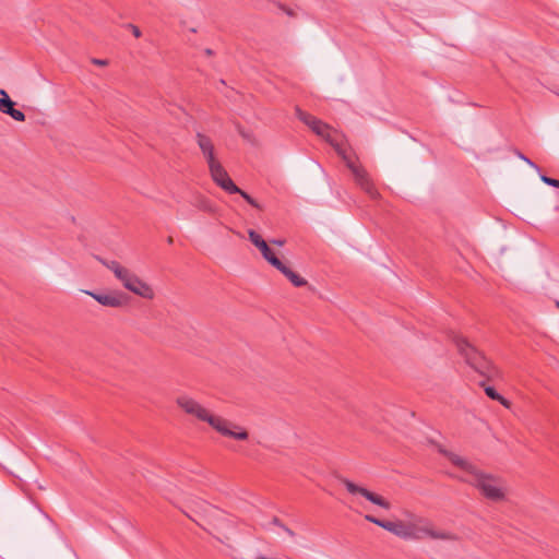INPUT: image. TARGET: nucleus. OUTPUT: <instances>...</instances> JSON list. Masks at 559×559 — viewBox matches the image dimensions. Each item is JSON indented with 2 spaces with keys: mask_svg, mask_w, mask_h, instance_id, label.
<instances>
[{
  "mask_svg": "<svg viewBox=\"0 0 559 559\" xmlns=\"http://www.w3.org/2000/svg\"><path fill=\"white\" fill-rule=\"evenodd\" d=\"M365 519L404 540H459L455 533L438 527L430 519L406 508L401 509L393 520H380L369 514Z\"/></svg>",
  "mask_w": 559,
  "mask_h": 559,
  "instance_id": "obj_1",
  "label": "nucleus"
},
{
  "mask_svg": "<svg viewBox=\"0 0 559 559\" xmlns=\"http://www.w3.org/2000/svg\"><path fill=\"white\" fill-rule=\"evenodd\" d=\"M296 114L297 117L317 135L324 139L335 148L337 154L346 163V166L350 169L355 178V182L360 187V189L364 190L372 200L379 199L380 193L367 170L362 166L357 165L349 156L346 155L344 136L338 131L332 129L329 124L299 108H297Z\"/></svg>",
  "mask_w": 559,
  "mask_h": 559,
  "instance_id": "obj_2",
  "label": "nucleus"
},
{
  "mask_svg": "<svg viewBox=\"0 0 559 559\" xmlns=\"http://www.w3.org/2000/svg\"><path fill=\"white\" fill-rule=\"evenodd\" d=\"M296 114L297 117L317 135L324 139L335 148L337 154L346 163V166L350 169L355 178V182L360 187V189L364 190L372 200L379 199L380 193L367 170L362 166L357 165L349 156L346 155L344 136L338 131L332 129L329 124L299 108H297Z\"/></svg>",
  "mask_w": 559,
  "mask_h": 559,
  "instance_id": "obj_3",
  "label": "nucleus"
},
{
  "mask_svg": "<svg viewBox=\"0 0 559 559\" xmlns=\"http://www.w3.org/2000/svg\"><path fill=\"white\" fill-rule=\"evenodd\" d=\"M439 452L459 469L461 474L457 477L477 488L486 499L495 502L504 500L507 486L502 478L481 472L467 459L442 445Z\"/></svg>",
  "mask_w": 559,
  "mask_h": 559,
  "instance_id": "obj_4",
  "label": "nucleus"
},
{
  "mask_svg": "<svg viewBox=\"0 0 559 559\" xmlns=\"http://www.w3.org/2000/svg\"><path fill=\"white\" fill-rule=\"evenodd\" d=\"M176 405L186 415L200 423L207 424L214 431L223 437L238 441H245L249 433L242 426L212 412L202 403L189 394H180L176 397Z\"/></svg>",
  "mask_w": 559,
  "mask_h": 559,
  "instance_id": "obj_5",
  "label": "nucleus"
},
{
  "mask_svg": "<svg viewBox=\"0 0 559 559\" xmlns=\"http://www.w3.org/2000/svg\"><path fill=\"white\" fill-rule=\"evenodd\" d=\"M98 261L114 273L115 277L127 290L143 299L152 300L155 298V290L152 285L143 281L128 267L121 265L118 261L105 260L103 258H98Z\"/></svg>",
  "mask_w": 559,
  "mask_h": 559,
  "instance_id": "obj_6",
  "label": "nucleus"
},
{
  "mask_svg": "<svg viewBox=\"0 0 559 559\" xmlns=\"http://www.w3.org/2000/svg\"><path fill=\"white\" fill-rule=\"evenodd\" d=\"M453 342L457 352L464 357L466 364L478 374L486 379H491L498 374V370L466 337L461 334L453 336Z\"/></svg>",
  "mask_w": 559,
  "mask_h": 559,
  "instance_id": "obj_7",
  "label": "nucleus"
},
{
  "mask_svg": "<svg viewBox=\"0 0 559 559\" xmlns=\"http://www.w3.org/2000/svg\"><path fill=\"white\" fill-rule=\"evenodd\" d=\"M209 171L212 180L224 191L229 194L238 193L240 194L250 205L255 209L261 210L260 204L251 198L247 192L238 188L235 182L231 180L226 169L223 167L219 160L209 165Z\"/></svg>",
  "mask_w": 559,
  "mask_h": 559,
  "instance_id": "obj_8",
  "label": "nucleus"
},
{
  "mask_svg": "<svg viewBox=\"0 0 559 559\" xmlns=\"http://www.w3.org/2000/svg\"><path fill=\"white\" fill-rule=\"evenodd\" d=\"M341 483L345 486L347 491L353 496H359L368 500L369 502L385 509H391V503L382 496L368 490L366 487L359 486L347 478H341Z\"/></svg>",
  "mask_w": 559,
  "mask_h": 559,
  "instance_id": "obj_9",
  "label": "nucleus"
},
{
  "mask_svg": "<svg viewBox=\"0 0 559 559\" xmlns=\"http://www.w3.org/2000/svg\"><path fill=\"white\" fill-rule=\"evenodd\" d=\"M239 522L229 515H222L215 525V537L223 544L229 546V542L237 530Z\"/></svg>",
  "mask_w": 559,
  "mask_h": 559,
  "instance_id": "obj_10",
  "label": "nucleus"
},
{
  "mask_svg": "<svg viewBox=\"0 0 559 559\" xmlns=\"http://www.w3.org/2000/svg\"><path fill=\"white\" fill-rule=\"evenodd\" d=\"M83 293L94 298L104 307L121 308L127 304V297L119 292L94 293L90 290H83Z\"/></svg>",
  "mask_w": 559,
  "mask_h": 559,
  "instance_id": "obj_11",
  "label": "nucleus"
},
{
  "mask_svg": "<svg viewBox=\"0 0 559 559\" xmlns=\"http://www.w3.org/2000/svg\"><path fill=\"white\" fill-rule=\"evenodd\" d=\"M197 143L202 152L204 159L206 160L207 166L218 160L215 155V147L211 138L203 133H198Z\"/></svg>",
  "mask_w": 559,
  "mask_h": 559,
  "instance_id": "obj_12",
  "label": "nucleus"
},
{
  "mask_svg": "<svg viewBox=\"0 0 559 559\" xmlns=\"http://www.w3.org/2000/svg\"><path fill=\"white\" fill-rule=\"evenodd\" d=\"M0 111L2 114L9 115L15 121H24V112L14 108V103L9 97L8 93L4 90H0Z\"/></svg>",
  "mask_w": 559,
  "mask_h": 559,
  "instance_id": "obj_13",
  "label": "nucleus"
},
{
  "mask_svg": "<svg viewBox=\"0 0 559 559\" xmlns=\"http://www.w3.org/2000/svg\"><path fill=\"white\" fill-rule=\"evenodd\" d=\"M191 205H193L195 209L205 212V213H215L216 206L215 204L205 195L202 194H195L192 197Z\"/></svg>",
  "mask_w": 559,
  "mask_h": 559,
  "instance_id": "obj_14",
  "label": "nucleus"
},
{
  "mask_svg": "<svg viewBox=\"0 0 559 559\" xmlns=\"http://www.w3.org/2000/svg\"><path fill=\"white\" fill-rule=\"evenodd\" d=\"M281 273H283L290 282L294 286L296 287H301V286H305L307 284V281L305 278H302L301 276H299L297 273H295L294 271H292L289 267H287L283 262H282V266L280 267H276Z\"/></svg>",
  "mask_w": 559,
  "mask_h": 559,
  "instance_id": "obj_15",
  "label": "nucleus"
},
{
  "mask_svg": "<svg viewBox=\"0 0 559 559\" xmlns=\"http://www.w3.org/2000/svg\"><path fill=\"white\" fill-rule=\"evenodd\" d=\"M261 254L275 269L282 266V261L274 254L270 247H267L266 250L262 251Z\"/></svg>",
  "mask_w": 559,
  "mask_h": 559,
  "instance_id": "obj_16",
  "label": "nucleus"
},
{
  "mask_svg": "<svg viewBox=\"0 0 559 559\" xmlns=\"http://www.w3.org/2000/svg\"><path fill=\"white\" fill-rule=\"evenodd\" d=\"M261 254L275 269L282 266V261L274 254L270 247H267L266 250L262 251Z\"/></svg>",
  "mask_w": 559,
  "mask_h": 559,
  "instance_id": "obj_17",
  "label": "nucleus"
},
{
  "mask_svg": "<svg viewBox=\"0 0 559 559\" xmlns=\"http://www.w3.org/2000/svg\"><path fill=\"white\" fill-rule=\"evenodd\" d=\"M485 392L491 400L500 402L506 407L510 406L509 401L500 395L492 386L485 388Z\"/></svg>",
  "mask_w": 559,
  "mask_h": 559,
  "instance_id": "obj_18",
  "label": "nucleus"
},
{
  "mask_svg": "<svg viewBox=\"0 0 559 559\" xmlns=\"http://www.w3.org/2000/svg\"><path fill=\"white\" fill-rule=\"evenodd\" d=\"M540 179H542L543 182H545L548 186H551V187H555V188H559V180L558 179H554V178L547 177L545 175H542Z\"/></svg>",
  "mask_w": 559,
  "mask_h": 559,
  "instance_id": "obj_19",
  "label": "nucleus"
},
{
  "mask_svg": "<svg viewBox=\"0 0 559 559\" xmlns=\"http://www.w3.org/2000/svg\"><path fill=\"white\" fill-rule=\"evenodd\" d=\"M250 241L255 246L261 239H263L257 231L253 229H250L248 231Z\"/></svg>",
  "mask_w": 559,
  "mask_h": 559,
  "instance_id": "obj_20",
  "label": "nucleus"
},
{
  "mask_svg": "<svg viewBox=\"0 0 559 559\" xmlns=\"http://www.w3.org/2000/svg\"><path fill=\"white\" fill-rule=\"evenodd\" d=\"M516 155L519 158L524 160L527 165L535 168L536 170H539L538 166L534 162H532L530 158H527L525 155H523L521 152H518Z\"/></svg>",
  "mask_w": 559,
  "mask_h": 559,
  "instance_id": "obj_21",
  "label": "nucleus"
},
{
  "mask_svg": "<svg viewBox=\"0 0 559 559\" xmlns=\"http://www.w3.org/2000/svg\"><path fill=\"white\" fill-rule=\"evenodd\" d=\"M273 523L283 528L289 536H294V532L284 524H282L277 518L273 519Z\"/></svg>",
  "mask_w": 559,
  "mask_h": 559,
  "instance_id": "obj_22",
  "label": "nucleus"
},
{
  "mask_svg": "<svg viewBox=\"0 0 559 559\" xmlns=\"http://www.w3.org/2000/svg\"><path fill=\"white\" fill-rule=\"evenodd\" d=\"M255 247L260 250V252H262V251L266 250L269 245L266 243V241L264 239H261L258 243H255Z\"/></svg>",
  "mask_w": 559,
  "mask_h": 559,
  "instance_id": "obj_23",
  "label": "nucleus"
},
{
  "mask_svg": "<svg viewBox=\"0 0 559 559\" xmlns=\"http://www.w3.org/2000/svg\"><path fill=\"white\" fill-rule=\"evenodd\" d=\"M255 247L260 250V252H262V251L266 250L269 245L266 243V241L264 239H261L258 243H255Z\"/></svg>",
  "mask_w": 559,
  "mask_h": 559,
  "instance_id": "obj_24",
  "label": "nucleus"
},
{
  "mask_svg": "<svg viewBox=\"0 0 559 559\" xmlns=\"http://www.w3.org/2000/svg\"><path fill=\"white\" fill-rule=\"evenodd\" d=\"M92 62L99 67H105L108 64V61L105 59H93Z\"/></svg>",
  "mask_w": 559,
  "mask_h": 559,
  "instance_id": "obj_25",
  "label": "nucleus"
},
{
  "mask_svg": "<svg viewBox=\"0 0 559 559\" xmlns=\"http://www.w3.org/2000/svg\"><path fill=\"white\" fill-rule=\"evenodd\" d=\"M130 28L132 31V34L139 38L141 36V31L138 26L130 24Z\"/></svg>",
  "mask_w": 559,
  "mask_h": 559,
  "instance_id": "obj_26",
  "label": "nucleus"
},
{
  "mask_svg": "<svg viewBox=\"0 0 559 559\" xmlns=\"http://www.w3.org/2000/svg\"><path fill=\"white\" fill-rule=\"evenodd\" d=\"M271 242L273 245H276V246H280V247L285 245V240L284 239H273Z\"/></svg>",
  "mask_w": 559,
  "mask_h": 559,
  "instance_id": "obj_27",
  "label": "nucleus"
},
{
  "mask_svg": "<svg viewBox=\"0 0 559 559\" xmlns=\"http://www.w3.org/2000/svg\"><path fill=\"white\" fill-rule=\"evenodd\" d=\"M188 519H191L192 522H195V519L191 518V515H188Z\"/></svg>",
  "mask_w": 559,
  "mask_h": 559,
  "instance_id": "obj_28",
  "label": "nucleus"
},
{
  "mask_svg": "<svg viewBox=\"0 0 559 559\" xmlns=\"http://www.w3.org/2000/svg\"><path fill=\"white\" fill-rule=\"evenodd\" d=\"M188 519H191L192 522H195V519L191 518V515H188Z\"/></svg>",
  "mask_w": 559,
  "mask_h": 559,
  "instance_id": "obj_29",
  "label": "nucleus"
},
{
  "mask_svg": "<svg viewBox=\"0 0 559 559\" xmlns=\"http://www.w3.org/2000/svg\"><path fill=\"white\" fill-rule=\"evenodd\" d=\"M188 519H191L192 522H195V519L191 518V515H188Z\"/></svg>",
  "mask_w": 559,
  "mask_h": 559,
  "instance_id": "obj_30",
  "label": "nucleus"
}]
</instances>
